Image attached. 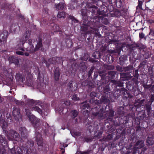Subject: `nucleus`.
<instances>
[{"instance_id": "nucleus-1", "label": "nucleus", "mask_w": 154, "mask_h": 154, "mask_svg": "<svg viewBox=\"0 0 154 154\" xmlns=\"http://www.w3.org/2000/svg\"><path fill=\"white\" fill-rule=\"evenodd\" d=\"M90 21L85 19L83 21L82 25L83 26H81V29L82 32H84L85 35L95 34L96 35H98V29L96 28L97 27L98 21L93 18L90 17Z\"/></svg>"}, {"instance_id": "nucleus-2", "label": "nucleus", "mask_w": 154, "mask_h": 154, "mask_svg": "<svg viewBox=\"0 0 154 154\" xmlns=\"http://www.w3.org/2000/svg\"><path fill=\"white\" fill-rule=\"evenodd\" d=\"M39 119L35 117L33 120H32L33 125L35 130L36 140L37 142V144H41L43 143V140L40 134L37 131L40 128L41 123Z\"/></svg>"}, {"instance_id": "nucleus-3", "label": "nucleus", "mask_w": 154, "mask_h": 154, "mask_svg": "<svg viewBox=\"0 0 154 154\" xmlns=\"http://www.w3.org/2000/svg\"><path fill=\"white\" fill-rule=\"evenodd\" d=\"M5 134L7 136L9 140L12 141L14 140L18 142L22 140L19 134L14 130H10L9 131V132L8 131V133H5Z\"/></svg>"}, {"instance_id": "nucleus-4", "label": "nucleus", "mask_w": 154, "mask_h": 154, "mask_svg": "<svg viewBox=\"0 0 154 154\" xmlns=\"http://www.w3.org/2000/svg\"><path fill=\"white\" fill-rule=\"evenodd\" d=\"M30 35V32L29 31H26L24 34L22 38L20 40V46H19V44H18L16 47L18 50L24 51V48L23 47L26 41L28 39Z\"/></svg>"}, {"instance_id": "nucleus-5", "label": "nucleus", "mask_w": 154, "mask_h": 154, "mask_svg": "<svg viewBox=\"0 0 154 154\" xmlns=\"http://www.w3.org/2000/svg\"><path fill=\"white\" fill-rule=\"evenodd\" d=\"M29 106L30 109L32 110L38 112L40 114H42V109L37 106H33L35 105H36L35 101L33 100H29L28 101Z\"/></svg>"}, {"instance_id": "nucleus-6", "label": "nucleus", "mask_w": 154, "mask_h": 154, "mask_svg": "<svg viewBox=\"0 0 154 154\" xmlns=\"http://www.w3.org/2000/svg\"><path fill=\"white\" fill-rule=\"evenodd\" d=\"M92 115L95 117L97 116L98 119H102L106 118L105 112H103V109H101L98 112H93Z\"/></svg>"}, {"instance_id": "nucleus-7", "label": "nucleus", "mask_w": 154, "mask_h": 154, "mask_svg": "<svg viewBox=\"0 0 154 154\" xmlns=\"http://www.w3.org/2000/svg\"><path fill=\"white\" fill-rule=\"evenodd\" d=\"M103 93L105 94L106 96L107 97L111 98L112 97V92L110 88L109 85H107L104 87Z\"/></svg>"}, {"instance_id": "nucleus-8", "label": "nucleus", "mask_w": 154, "mask_h": 154, "mask_svg": "<svg viewBox=\"0 0 154 154\" xmlns=\"http://www.w3.org/2000/svg\"><path fill=\"white\" fill-rule=\"evenodd\" d=\"M19 131L22 138L25 139H26L28 136V134L26 128L24 127H20L19 129Z\"/></svg>"}, {"instance_id": "nucleus-9", "label": "nucleus", "mask_w": 154, "mask_h": 154, "mask_svg": "<svg viewBox=\"0 0 154 154\" xmlns=\"http://www.w3.org/2000/svg\"><path fill=\"white\" fill-rule=\"evenodd\" d=\"M138 82L137 80L134 78H133L131 80L128 82L127 83V87L128 88V89L130 88V87H132L133 88L134 86L137 85L138 84Z\"/></svg>"}, {"instance_id": "nucleus-10", "label": "nucleus", "mask_w": 154, "mask_h": 154, "mask_svg": "<svg viewBox=\"0 0 154 154\" xmlns=\"http://www.w3.org/2000/svg\"><path fill=\"white\" fill-rule=\"evenodd\" d=\"M13 115L14 117L18 118L21 116L20 114V110L19 108L14 107L13 108Z\"/></svg>"}, {"instance_id": "nucleus-11", "label": "nucleus", "mask_w": 154, "mask_h": 154, "mask_svg": "<svg viewBox=\"0 0 154 154\" xmlns=\"http://www.w3.org/2000/svg\"><path fill=\"white\" fill-rule=\"evenodd\" d=\"M8 35V32L7 30H4L2 32L0 33V40L4 42L7 40Z\"/></svg>"}, {"instance_id": "nucleus-12", "label": "nucleus", "mask_w": 154, "mask_h": 154, "mask_svg": "<svg viewBox=\"0 0 154 154\" xmlns=\"http://www.w3.org/2000/svg\"><path fill=\"white\" fill-rule=\"evenodd\" d=\"M94 18V21H95L96 20L97 21H98L97 25L99 23V21L100 20H103V23L105 25H107L109 23V21L107 19H103V17L101 16H100L99 15L95 16Z\"/></svg>"}, {"instance_id": "nucleus-13", "label": "nucleus", "mask_w": 154, "mask_h": 154, "mask_svg": "<svg viewBox=\"0 0 154 154\" xmlns=\"http://www.w3.org/2000/svg\"><path fill=\"white\" fill-rule=\"evenodd\" d=\"M111 82L112 83V87H123V83L119 81H116L115 80H111Z\"/></svg>"}, {"instance_id": "nucleus-14", "label": "nucleus", "mask_w": 154, "mask_h": 154, "mask_svg": "<svg viewBox=\"0 0 154 154\" xmlns=\"http://www.w3.org/2000/svg\"><path fill=\"white\" fill-rule=\"evenodd\" d=\"M0 123L4 134L6 133H7L8 131L5 130L8 126V124L7 122L4 120L2 119L0 120Z\"/></svg>"}, {"instance_id": "nucleus-15", "label": "nucleus", "mask_w": 154, "mask_h": 154, "mask_svg": "<svg viewBox=\"0 0 154 154\" xmlns=\"http://www.w3.org/2000/svg\"><path fill=\"white\" fill-rule=\"evenodd\" d=\"M15 78L22 83L24 82V81L25 80V78L24 75L19 73H16Z\"/></svg>"}, {"instance_id": "nucleus-16", "label": "nucleus", "mask_w": 154, "mask_h": 154, "mask_svg": "<svg viewBox=\"0 0 154 154\" xmlns=\"http://www.w3.org/2000/svg\"><path fill=\"white\" fill-rule=\"evenodd\" d=\"M98 74L101 77V81L104 80L107 74V73L106 72V70H104L99 71H98Z\"/></svg>"}, {"instance_id": "nucleus-17", "label": "nucleus", "mask_w": 154, "mask_h": 154, "mask_svg": "<svg viewBox=\"0 0 154 154\" xmlns=\"http://www.w3.org/2000/svg\"><path fill=\"white\" fill-rule=\"evenodd\" d=\"M97 7L94 5L92 6L90 8L88 11H89V12L91 13L92 16H90L88 17H89L90 18V17H91L92 18H93L94 19V17H94L93 15L96 13V11H97Z\"/></svg>"}, {"instance_id": "nucleus-18", "label": "nucleus", "mask_w": 154, "mask_h": 154, "mask_svg": "<svg viewBox=\"0 0 154 154\" xmlns=\"http://www.w3.org/2000/svg\"><path fill=\"white\" fill-rule=\"evenodd\" d=\"M113 133L108 134L106 137H104L102 139H100V141H105L106 142L111 140L113 138Z\"/></svg>"}, {"instance_id": "nucleus-19", "label": "nucleus", "mask_w": 154, "mask_h": 154, "mask_svg": "<svg viewBox=\"0 0 154 154\" xmlns=\"http://www.w3.org/2000/svg\"><path fill=\"white\" fill-rule=\"evenodd\" d=\"M109 107V106L106 105L105 108V111L106 112H105V115L106 116V118H108L109 117H112L114 115V111L112 110H109V111L107 110L106 109L107 107Z\"/></svg>"}, {"instance_id": "nucleus-20", "label": "nucleus", "mask_w": 154, "mask_h": 154, "mask_svg": "<svg viewBox=\"0 0 154 154\" xmlns=\"http://www.w3.org/2000/svg\"><path fill=\"white\" fill-rule=\"evenodd\" d=\"M61 57H54L49 59L48 61L50 63V64H55L58 61V60H62Z\"/></svg>"}, {"instance_id": "nucleus-21", "label": "nucleus", "mask_w": 154, "mask_h": 154, "mask_svg": "<svg viewBox=\"0 0 154 154\" xmlns=\"http://www.w3.org/2000/svg\"><path fill=\"white\" fill-rule=\"evenodd\" d=\"M127 60V57L125 55H124L121 56L119 58V63L121 65H123L125 61Z\"/></svg>"}, {"instance_id": "nucleus-22", "label": "nucleus", "mask_w": 154, "mask_h": 154, "mask_svg": "<svg viewBox=\"0 0 154 154\" xmlns=\"http://www.w3.org/2000/svg\"><path fill=\"white\" fill-rule=\"evenodd\" d=\"M54 73L55 80L56 81H58L60 75L59 68H56L54 71Z\"/></svg>"}, {"instance_id": "nucleus-23", "label": "nucleus", "mask_w": 154, "mask_h": 154, "mask_svg": "<svg viewBox=\"0 0 154 154\" xmlns=\"http://www.w3.org/2000/svg\"><path fill=\"white\" fill-rule=\"evenodd\" d=\"M152 103L151 101H148L147 103L145 104L146 110L147 112V115H149L150 111L151 110V105Z\"/></svg>"}, {"instance_id": "nucleus-24", "label": "nucleus", "mask_w": 154, "mask_h": 154, "mask_svg": "<svg viewBox=\"0 0 154 154\" xmlns=\"http://www.w3.org/2000/svg\"><path fill=\"white\" fill-rule=\"evenodd\" d=\"M141 109L138 110L139 111L138 114V117L140 120H143L146 117V115L144 112L142 111H141Z\"/></svg>"}, {"instance_id": "nucleus-25", "label": "nucleus", "mask_w": 154, "mask_h": 154, "mask_svg": "<svg viewBox=\"0 0 154 154\" xmlns=\"http://www.w3.org/2000/svg\"><path fill=\"white\" fill-rule=\"evenodd\" d=\"M9 60L11 63L17 64L19 62L18 59L16 57H9L8 58Z\"/></svg>"}, {"instance_id": "nucleus-26", "label": "nucleus", "mask_w": 154, "mask_h": 154, "mask_svg": "<svg viewBox=\"0 0 154 154\" xmlns=\"http://www.w3.org/2000/svg\"><path fill=\"white\" fill-rule=\"evenodd\" d=\"M55 6L56 9L58 10H63L64 7L65 5L63 3L60 2L58 4H55Z\"/></svg>"}, {"instance_id": "nucleus-27", "label": "nucleus", "mask_w": 154, "mask_h": 154, "mask_svg": "<svg viewBox=\"0 0 154 154\" xmlns=\"http://www.w3.org/2000/svg\"><path fill=\"white\" fill-rule=\"evenodd\" d=\"M79 66L83 72H85L87 68L86 65V63L85 62H81L79 64Z\"/></svg>"}, {"instance_id": "nucleus-28", "label": "nucleus", "mask_w": 154, "mask_h": 154, "mask_svg": "<svg viewBox=\"0 0 154 154\" xmlns=\"http://www.w3.org/2000/svg\"><path fill=\"white\" fill-rule=\"evenodd\" d=\"M108 100L105 97L101 98V100L99 101L98 100H94V103L96 104H100L102 102L106 103L107 102Z\"/></svg>"}, {"instance_id": "nucleus-29", "label": "nucleus", "mask_w": 154, "mask_h": 154, "mask_svg": "<svg viewBox=\"0 0 154 154\" xmlns=\"http://www.w3.org/2000/svg\"><path fill=\"white\" fill-rule=\"evenodd\" d=\"M42 39L39 38L38 39V42L37 43L35 48V50L37 51L38 50L42 47Z\"/></svg>"}, {"instance_id": "nucleus-30", "label": "nucleus", "mask_w": 154, "mask_h": 154, "mask_svg": "<svg viewBox=\"0 0 154 154\" xmlns=\"http://www.w3.org/2000/svg\"><path fill=\"white\" fill-rule=\"evenodd\" d=\"M26 51H29L31 53H33L35 51V48H34L33 45H29V46L26 48Z\"/></svg>"}, {"instance_id": "nucleus-31", "label": "nucleus", "mask_w": 154, "mask_h": 154, "mask_svg": "<svg viewBox=\"0 0 154 154\" xmlns=\"http://www.w3.org/2000/svg\"><path fill=\"white\" fill-rule=\"evenodd\" d=\"M143 2L142 1L138 0V5L136 7V12H139L140 10H143L142 8V5Z\"/></svg>"}, {"instance_id": "nucleus-32", "label": "nucleus", "mask_w": 154, "mask_h": 154, "mask_svg": "<svg viewBox=\"0 0 154 154\" xmlns=\"http://www.w3.org/2000/svg\"><path fill=\"white\" fill-rule=\"evenodd\" d=\"M124 94L123 96V99H127L128 98H131L132 96L129 93L126 91H124L123 92Z\"/></svg>"}, {"instance_id": "nucleus-33", "label": "nucleus", "mask_w": 154, "mask_h": 154, "mask_svg": "<svg viewBox=\"0 0 154 154\" xmlns=\"http://www.w3.org/2000/svg\"><path fill=\"white\" fill-rule=\"evenodd\" d=\"M121 91H114V92L112 93V97H114L115 98H118L120 95Z\"/></svg>"}, {"instance_id": "nucleus-34", "label": "nucleus", "mask_w": 154, "mask_h": 154, "mask_svg": "<svg viewBox=\"0 0 154 154\" xmlns=\"http://www.w3.org/2000/svg\"><path fill=\"white\" fill-rule=\"evenodd\" d=\"M0 142L1 144H7L8 143L7 141L5 138L2 135L0 134Z\"/></svg>"}, {"instance_id": "nucleus-35", "label": "nucleus", "mask_w": 154, "mask_h": 154, "mask_svg": "<svg viewBox=\"0 0 154 154\" xmlns=\"http://www.w3.org/2000/svg\"><path fill=\"white\" fill-rule=\"evenodd\" d=\"M154 141L153 138L152 137H148L146 140V142L148 144H153Z\"/></svg>"}, {"instance_id": "nucleus-36", "label": "nucleus", "mask_w": 154, "mask_h": 154, "mask_svg": "<svg viewBox=\"0 0 154 154\" xmlns=\"http://www.w3.org/2000/svg\"><path fill=\"white\" fill-rule=\"evenodd\" d=\"M53 30L54 32H58L61 31L60 28L59 26L57 24H54L53 26Z\"/></svg>"}, {"instance_id": "nucleus-37", "label": "nucleus", "mask_w": 154, "mask_h": 154, "mask_svg": "<svg viewBox=\"0 0 154 154\" xmlns=\"http://www.w3.org/2000/svg\"><path fill=\"white\" fill-rule=\"evenodd\" d=\"M116 74V72L114 71H112L108 72V74L110 76L112 79H114L115 75Z\"/></svg>"}, {"instance_id": "nucleus-38", "label": "nucleus", "mask_w": 154, "mask_h": 154, "mask_svg": "<svg viewBox=\"0 0 154 154\" xmlns=\"http://www.w3.org/2000/svg\"><path fill=\"white\" fill-rule=\"evenodd\" d=\"M57 17L59 18H64L66 17L65 13L64 11L58 12Z\"/></svg>"}, {"instance_id": "nucleus-39", "label": "nucleus", "mask_w": 154, "mask_h": 154, "mask_svg": "<svg viewBox=\"0 0 154 154\" xmlns=\"http://www.w3.org/2000/svg\"><path fill=\"white\" fill-rule=\"evenodd\" d=\"M81 12L82 14L83 17V20H84L85 19H86V20H88V16L87 14V13L84 12V10L82 9L81 10Z\"/></svg>"}, {"instance_id": "nucleus-40", "label": "nucleus", "mask_w": 154, "mask_h": 154, "mask_svg": "<svg viewBox=\"0 0 154 154\" xmlns=\"http://www.w3.org/2000/svg\"><path fill=\"white\" fill-rule=\"evenodd\" d=\"M138 69H136L134 71H133V75H131L130 74V75L131 76V77H132L133 76H134L135 78L136 79H138V77L139 76V74L138 73Z\"/></svg>"}, {"instance_id": "nucleus-41", "label": "nucleus", "mask_w": 154, "mask_h": 154, "mask_svg": "<svg viewBox=\"0 0 154 154\" xmlns=\"http://www.w3.org/2000/svg\"><path fill=\"white\" fill-rule=\"evenodd\" d=\"M134 68L132 65H130L125 67V72L132 71Z\"/></svg>"}, {"instance_id": "nucleus-42", "label": "nucleus", "mask_w": 154, "mask_h": 154, "mask_svg": "<svg viewBox=\"0 0 154 154\" xmlns=\"http://www.w3.org/2000/svg\"><path fill=\"white\" fill-rule=\"evenodd\" d=\"M8 148L10 149L11 152L12 154H22L21 153H20L19 152H16V150H15V147H13L12 148H10L9 147H8Z\"/></svg>"}, {"instance_id": "nucleus-43", "label": "nucleus", "mask_w": 154, "mask_h": 154, "mask_svg": "<svg viewBox=\"0 0 154 154\" xmlns=\"http://www.w3.org/2000/svg\"><path fill=\"white\" fill-rule=\"evenodd\" d=\"M89 57L90 56L88 54H85L84 55L81 57V60H83L87 61Z\"/></svg>"}, {"instance_id": "nucleus-44", "label": "nucleus", "mask_w": 154, "mask_h": 154, "mask_svg": "<svg viewBox=\"0 0 154 154\" xmlns=\"http://www.w3.org/2000/svg\"><path fill=\"white\" fill-rule=\"evenodd\" d=\"M71 112L72 113V117L73 119L75 118L78 114V112L76 110L72 111Z\"/></svg>"}, {"instance_id": "nucleus-45", "label": "nucleus", "mask_w": 154, "mask_h": 154, "mask_svg": "<svg viewBox=\"0 0 154 154\" xmlns=\"http://www.w3.org/2000/svg\"><path fill=\"white\" fill-rule=\"evenodd\" d=\"M117 112V114H118L120 116H123L124 114V112L123 110V108L121 107V108L119 109Z\"/></svg>"}, {"instance_id": "nucleus-46", "label": "nucleus", "mask_w": 154, "mask_h": 154, "mask_svg": "<svg viewBox=\"0 0 154 154\" xmlns=\"http://www.w3.org/2000/svg\"><path fill=\"white\" fill-rule=\"evenodd\" d=\"M100 53L97 51L94 52L92 54V57L96 59H98L100 57Z\"/></svg>"}, {"instance_id": "nucleus-47", "label": "nucleus", "mask_w": 154, "mask_h": 154, "mask_svg": "<svg viewBox=\"0 0 154 154\" xmlns=\"http://www.w3.org/2000/svg\"><path fill=\"white\" fill-rule=\"evenodd\" d=\"M15 103L16 105L19 106H23L25 105V103L24 102L21 101L16 100L15 101Z\"/></svg>"}, {"instance_id": "nucleus-48", "label": "nucleus", "mask_w": 154, "mask_h": 154, "mask_svg": "<svg viewBox=\"0 0 154 154\" xmlns=\"http://www.w3.org/2000/svg\"><path fill=\"white\" fill-rule=\"evenodd\" d=\"M82 104V105L81 106V108L82 109H84L86 108H88L90 107V106L88 103H83Z\"/></svg>"}, {"instance_id": "nucleus-49", "label": "nucleus", "mask_w": 154, "mask_h": 154, "mask_svg": "<svg viewBox=\"0 0 154 154\" xmlns=\"http://www.w3.org/2000/svg\"><path fill=\"white\" fill-rule=\"evenodd\" d=\"M114 15L116 17H119L121 16V13L119 10H116L114 11Z\"/></svg>"}, {"instance_id": "nucleus-50", "label": "nucleus", "mask_w": 154, "mask_h": 154, "mask_svg": "<svg viewBox=\"0 0 154 154\" xmlns=\"http://www.w3.org/2000/svg\"><path fill=\"white\" fill-rule=\"evenodd\" d=\"M11 28L14 31H15L19 29V26H18V24H13Z\"/></svg>"}, {"instance_id": "nucleus-51", "label": "nucleus", "mask_w": 154, "mask_h": 154, "mask_svg": "<svg viewBox=\"0 0 154 154\" xmlns=\"http://www.w3.org/2000/svg\"><path fill=\"white\" fill-rule=\"evenodd\" d=\"M114 91H125L126 89L125 88L122 87H114Z\"/></svg>"}, {"instance_id": "nucleus-52", "label": "nucleus", "mask_w": 154, "mask_h": 154, "mask_svg": "<svg viewBox=\"0 0 154 154\" xmlns=\"http://www.w3.org/2000/svg\"><path fill=\"white\" fill-rule=\"evenodd\" d=\"M26 83L29 86H32L33 85L32 80L31 79H27Z\"/></svg>"}, {"instance_id": "nucleus-53", "label": "nucleus", "mask_w": 154, "mask_h": 154, "mask_svg": "<svg viewBox=\"0 0 154 154\" xmlns=\"http://www.w3.org/2000/svg\"><path fill=\"white\" fill-rule=\"evenodd\" d=\"M134 107L137 108V111H138L139 109V108L141 107L140 104L139 102H135L134 103Z\"/></svg>"}, {"instance_id": "nucleus-54", "label": "nucleus", "mask_w": 154, "mask_h": 154, "mask_svg": "<svg viewBox=\"0 0 154 154\" xmlns=\"http://www.w3.org/2000/svg\"><path fill=\"white\" fill-rule=\"evenodd\" d=\"M94 69V66H92L91 67L90 70H89L88 72V76L89 78L90 77L91 75L93 73V71Z\"/></svg>"}, {"instance_id": "nucleus-55", "label": "nucleus", "mask_w": 154, "mask_h": 154, "mask_svg": "<svg viewBox=\"0 0 154 154\" xmlns=\"http://www.w3.org/2000/svg\"><path fill=\"white\" fill-rule=\"evenodd\" d=\"M122 2L121 0H119L116 2V6L118 8H120L121 7L122 5Z\"/></svg>"}, {"instance_id": "nucleus-56", "label": "nucleus", "mask_w": 154, "mask_h": 154, "mask_svg": "<svg viewBox=\"0 0 154 154\" xmlns=\"http://www.w3.org/2000/svg\"><path fill=\"white\" fill-rule=\"evenodd\" d=\"M68 18L70 19L71 20L74 22L78 23L79 22L78 20L76 19L72 16H69Z\"/></svg>"}, {"instance_id": "nucleus-57", "label": "nucleus", "mask_w": 154, "mask_h": 154, "mask_svg": "<svg viewBox=\"0 0 154 154\" xmlns=\"http://www.w3.org/2000/svg\"><path fill=\"white\" fill-rule=\"evenodd\" d=\"M116 69L118 71L121 72H125V67H123L120 66H118L116 67Z\"/></svg>"}, {"instance_id": "nucleus-58", "label": "nucleus", "mask_w": 154, "mask_h": 154, "mask_svg": "<svg viewBox=\"0 0 154 154\" xmlns=\"http://www.w3.org/2000/svg\"><path fill=\"white\" fill-rule=\"evenodd\" d=\"M25 112L27 116L28 117H29L31 116V113L30 110L28 109H25Z\"/></svg>"}, {"instance_id": "nucleus-59", "label": "nucleus", "mask_w": 154, "mask_h": 154, "mask_svg": "<svg viewBox=\"0 0 154 154\" xmlns=\"http://www.w3.org/2000/svg\"><path fill=\"white\" fill-rule=\"evenodd\" d=\"M150 53L149 51H148L147 52L145 53L143 56L146 59H148L150 57Z\"/></svg>"}, {"instance_id": "nucleus-60", "label": "nucleus", "mask_w": 154, "mask_h": 154, "mask_svg": "<svg viewBox=\"0 0 154 154\" xmlns=\"http://www.w3.org/2000/svg\"><path fill=\"white\" fill-rule=\"evenodd\" d=\"M72 98L73 100L75 101L79 100V98L77 97L76 94H74L73 95Z\"/></svg>"}, {"instance_id": "nucleus-61", "label": "nucleus", "mask_w": 154, "mask_h": 154, "mask_svg": "<svg viewBox=\"0 0 154 154\" xmlns=\"http://www.w3.org/2000/svg\"><path fill=\"white\" fill-rule=\"evenodd\" d=\"M151 86L152 85L151 84L147 85L146 84H144L143 85V87L145 89H149L151 87Z\"/></svg>"}, {"instance_id": "nucleus-62", "label": "nucleus", "mask_w": 154, "mask_h": 154, "mask_svg": "<svg viewBox=\"0 0 154 154\" xmlns=\"http://www.w3.org/2000/svg\"><path fill=\"white\" fill-rule=\"evenodd\" d=\"M147 63V61L146 60H144L142 62H141V63H140L139 65L138 66V67L139 68H140L142 67L143 66H145L146 63Z\"/></svg>"}, {"instance_id": "nucleus-63", "label": "nucleus", "mask_w": 154, "mask_h": 154, "mask_svg": "<svg viewBox=\"0 0 154 154\" xmlns=\"http://www.w3.org/2000/svg\"><path fill=\"white\" fill-rule=\"evenodd\" d=\"M97 94L95 92H92L90 94L91 97L93 98L96 97Z\"/></svg>"}, {"instance_id": "nucleus-64", "label": "nucleus", "mask_w": 154, "mask_h": 154, "mask_svg": "<svg viewBox=\"0 0 154 154\" xmlns=\"http://www.w3.org/2000/svg\"><path fill=\"white\" fill-rule=\"evenodd\" d=\"M149 98L150 100L149 101H151L152 103L154 101V94H151L149 97Z\"/></svg>"}]
</instances>
